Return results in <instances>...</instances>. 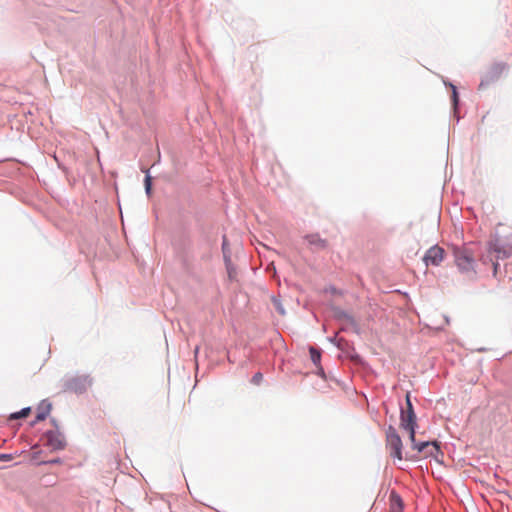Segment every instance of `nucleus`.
<instances>
[{
    "label": "nucleus",
    "instance_id": "nucleus-1",
    "mask_svg": "<svg viewBox=\"0 0 512 512\" xmlns=\"http://www.w3.org/2000/svg\"><path fill=\"white\" fill-rule=\"evenodd\" d=\"M489 261L493 264V273L497 274L499 267L498 260L505 259L512 255V229L503 228L495 233L494 239L488 246Z\"/></svg>",
    "mask_w": 512,
    "mask_h": 512
},
{
    "label": "nucleus",
    "instance_id": "nucleus-2",
    "mask_svg": "<svg viewBox=\"0 0 512 512\" xmlns=\"http://www.w3.org/2000/svg\"><path fill=\"white\" fill-rule=\"evenodd\" d=\"M400 427L406 431L409 432V438L412 442L413 448L416 449L418 452H425L427 448L431 447V450L426 452L427 456L434 455V451H438V446L436 443H430V442H422V443H416L415 441V427H416V415L414 412H404L402 410L401 412V421H400Z\"/></svg>",
    "mask_w": 512,
    "mask_h": 512
},
{
    "label": "nucleus",
    "instance_id": "nucleus-3",
    "mask_svg": "<svg viewBox=\"0 0 512 512\" xmlns=\"http://www.w3.org/2000/svg\"><path fill=\"white\" fill-rule=\"evenodd\" d=\"M455 263L464 273H474V257L470 250L466 248H456L454 250Z\"/></svg>",
    "mask_w": 512,
    "mask_h": 512
},
{
    "label": "nucleus",
    "instance_id": "nucleus-4",
    "mask_svg": "<svg viewBox=\"0 0 512 512\" xmlns=\"http://www.w3.org/2000/svg\"><path fill=\"white\" fill-rule=\"evenodd\" d=\"M387 448L390 455L398 460H402V440L394 427L389 426L386 432Z\"/></svg>",
    "mask_w": 512,
    "mask_h": 512
},
{
    "label": "nucleus",
    "instance_id": "nucleus-5",
    "mask_svg": "<svg viewBox=\"0 0 512 512\" xmlns=\"http://www.w3.org/2000/svg\"><path fill=\"white\" fill-rule=\"evenodd\" d=\"M445 251L443 248L435 245L427 250L424 255V262L428 265L438 266L444 259Z\"/></svg>",
    "mask_w": 512,
    "mask_h": 512
},
{
    "label": "nucleus",
    "instance_id": "nucleus-6",
    "mask_svg": "<svg viewBox=\"0 0 512 512\" xmlns=\"http://www.w3.org/2000/svg\"><path fill=\"white\" fill-rule=\"evenodd\" d=\"M46 438H47L48 445L55 450L63 449L65 446L64 438L62 437V435H60L56 432H53V431L47 432Z\"/></svg>",
    "mask_w": 512,
    "mask_h": 512
},
{
    "label": "nucleus",
    "instance_id": "nucleus-7",
    "mask_svg": "<svg viewBox=\"0 0 512 512\" xmlns=\"http://www.w3.org/2000/svg\"><path fill=\"white\" fill-rule=\"evenodd\" d=\"M305 238L309 245L317 250H322L327 247V241L322 239L318 234L307 235Z\"/></svg>",
    "mask_w": 512,
    "mask_h": 512
},
{
    "label": "nucleus",
    "instance_id": "nucleus-8",
    "mask_svg": "<svg viewBox=\"0 0 512 512\" xmlns=\"http://www.w3.org/2000/svg\"><path fill=\"white\" fill-rule=\"evenodd\" d=\"M390 501V510L391 512H402L403 510V501L401 497L392 491L389 496Z\"/></svg>",
    "mask_w": 512,
    "mask_h": 512
},
{
    "label": "nucleus",
    "instance_id": "nucleus-9",
    "mask_svg": "<svg viewBox=\"0 0 512 512\" xmlns=\"http://www.w3.org/2000/svg\"><path fill=\"white\" fill-rule=\"evenodd\" d=\"M51 411V404L48 401H42L37 409L36 420L43 421Z\"/></svg>",
    "mask_w": 512,
    "mask_h": 512
},
{
    "label": "nucleus",
    "instance_id": "nucleus-10",
    "mask_svg": "<svg viewBox=\"0 0 512 512\" xmlns=\"http://www.w3.org/2000/svg\"><path fill=\"white\" fill-rule=\"evenodd\" d=\"M79 382H81L83 384V387L86 384L91 385V380H89L87 377H84V378H75V379L71 380L69 383V387L77 392L78 391L77 385Z\"/></svg>",
    "mask_w": 512,
    "mask_h": 512
},
{
    "label": "nucleus",
    "instance_id": "nucleus-11",
    "mask_svg": "<svg viewBox=\"0 0 512 512\" xmlns=\"http://www.w3.org/2000/svg\"><path fill=\"white\" fill-rule=\"evenodd\" d=\"M31 409L30 408H23L21 411L13 413L10 418L11 419H19V418H25L30 414Z\"/></svg>",
    "mask_w": 512,
    "mask_h": 512
},
{
    "label": "nucleus",
    "instance_id": "nucleus-12",
    "mask_svg": "<svg viewBox=\"0 0 512 512\" xmlns=\"http://www.w3.org/2000/svg\"><path fill=\"white\" fill-rule=\"evenodd\" d=\"M309 351H310L311 360L313 361L314 364L317 365L320 362V358H321L320 352L317 349H315L314 347H311Z\"/></svg>",
    "mask_w": 512,
    "mask_h": 512
},
{
    "label": "nucleus",
    "instance_id": "nucleus-13",
    "mask_svg": "<svg viewBox=\"0 0 512 512\" xmlns=\"http://www.w3.org/2000/svg\"><path fill=\"white\" fill-rule=\"evenodd\" d=\"M144 183H145V190H146L147 194H150L152 178L149 174L146 175Z\"/></svg>",
    "mask_w": 512,
    "mask_h": 512
},
{
    "label": "nucleus",
    "instance_id": "nucleus-14",
    "mask_svg": "<svg viewBox=\"0 0 512 512\" xmlns=\"http://www.w3.org/2000/svg\"><path fill=\"white\" fill-rule=\"evenodd\" d=\"M406 405H407V409L404 410V412H414L413 406H412V403L410 400V393L406 394Z\"/></svg>",
    "mask_w": 512,
    "mask_h": 512
},
{
    "label": "nucleus",
    "instance_id": "nucleus-15",
    "mask_svg": "<svg viewBox=\"0 0 512 512\" xmlns=\"http://www.w3.org/2000/svg\"><path fill=\"white\" fill-rule=\"evenodd\" d=\"M262 379V374L261 373H256L254 376H253V382L255 384H258Z\"/></svg>",
    "mask_w": 512,
    "mask_h": 512
},
{
    "label": "nucleus",
    "instance_id": "nucleus-16",
    "mask_svg": "<svg viewBox=\"0 0 512 512\" xmlns=\"http://www.w3.org/2000/svg\"><path fill=\"white\" fill-rule=\"evenodd\" d=\"M452 88H453V101H454L455 104H457L458 96H457V92H456V87L452 86Z\"/></svg>",
    "mask_w": 512,
    "mask_h": 512
},
{
    "label": "nucleus",
    "instance_id": "nucleus-17",
    "mask_svg": "<svg viewBox=\"0 0 512 512\" xmlns=\"http://www.w3.org/2000/svg\"><path fill=\"white\" fill-rule=\"evenodd\" d=\"M12 459V456L9 455V454H2L0 455V460H11Z\"/></svg>",
    "mask_w": 512,
    "mask_h": 512
},
{
    "label": "nucleus",
    "instance_id": "nucleus-18",
    "mask_svg": "<svg viewBox=\"0 0 512 512\" xmlns=\"http://www.w3.org/2000/svg\"><path fill=\"white\" fill-rule=\"evenodd\" d=\"M483 86H484V83L481 82L480 85H479V88L481 89Z\"/></svg>",
    "mask_w": 512,
    "mask_h": 512
},
{
    "label": "nucleus",
    "instance_id": "nucleus-19",
    "mask_svg": "<svg viewBox=\"0 0 512 512\" xmlns=\"http://www.w3.org/2000/svg\"><path fill=\"white\" fill-rule=\"evenodd\" d=\"M198 351H199V347H196V348H195V354H197V353H198Z\"/></svg>",
    "mask_w": 512,
    "mask_h": 512
}]
</instances>
